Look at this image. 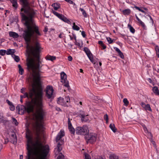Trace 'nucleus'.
<instances>
[{
    "instance_id": "a211bd4d",
    "label": "nucleus",
    "mask_w": 159,
    "mask_h": 159,
    "mask_svg": "<svg viewBox=\"0 0 159 159\" xmlns=\"http://www.w3.org/2000/svg\"><path fill=\"white\" fill-rule=\"evenodd\" d=\"M11 2L12 4V6L15 9H16L18 6L17 0H12Z\"/></svg>"
},
{
    "instance_id": "a18cd8bd",
    "label": "nucleus",
    "mask_w": 159,
    "mask_h": 159,
    "mask_svg": "<svg viewBox=\"0 0 159 159\" xmlns=\"http://www.w3.org/2000/svg\"><path fill=\"white\" fill-rule=\"evenodd\" d=\"M60 38H63L64 37V34L63 32H61L58 36Z\"/></svg>"
},
{
    "instance_id": "2f4dec72",
    "label": "nucleus",
    "mask_w": 159,
    "mask_h": 159,
    "mask_svg": "<svg viewBox=\"0 0 159 159\" xmlns=\"http://www.w3.org/2000/svg\"><path fill=\"white\" fill-rule=\"evenodd\" d=\"M155 49L156 52V54L158 58H159V47L156 46L155 47Z\"/></svg>"
},
{
    "instance_id": "39448f33",
    "label": "nucleus",
    "mask_w": 159,
    "mask_h": 159,
    "mask_svg": "<svg viewBox=\"0 0 159 159\" xmlns=\"http://www.w3.org/2000/svg\"><path fill=\"white\" fill-rule=\"evenodd\" d=\"M87 143H94L97 139V135L96 134L90 133L86 134L84 137Z\"/></svg>"
},
{
    "instance_id": "c756f323",
    "label": "nucleus",
    "mask_w": 159,
    "mask_h": 159,
    "mask_svg": "<svg viewBox=\"0 0 159 159\" xmlns=\"http://www.w3.org/2000/svg\"><path fill=\"white\" fill-rule=\"evenodd\" d=\"M14 58L15 61L16 62H18L20 61V58L19 57L14 54L12 56Z\"/></svg>"
},
{
    "instance_id": "a878e982",
    "label": "nucleus",
    "mask_w": 159,
    "mask_h": 159,
    "mask_svg": "<svg viewBox=\"0 0 159 159\" xmlns=\"http://www.w3.org/2000/svg\"><path fill=\"white\" fill-rule=\"evenodd\" d=\"M109 127L113 131V132L115 133L116 132V129L115 127V125L113 124H111L109 125Z\"/></svg>"
},
{
    "instance_id": "ddd939ff",
    "label": "nucleus",
    "mask_w": 159,
    "mask_h": 159,
    "mask_svg": "<svg viewBox=\"0 0 159 159\" xmlns=\"http://www.w3.org/2000/svg\"><path fill=\"white\" fill-rule=\"evenodd\" d=\"M57 17L65 23L68 24H70L71 23L70 20L68 19L66 16L62 14H59Z\"/></svg>"
},
{
    "instance_id": "f257e3e1",
    "label": "nucleus",
    "mask_w": 159,
    "mask_h": 159,
    "mask_svg": "<svg viewBox=\"0 0 159 159\" xmlns=\"http://www.w3.org/2000/svg\"><path fill=\"white\" fill-rule=\"evenodd\" d=\"M28 70L29 78L33 82L32 88L29 93H25L23 96L24 98L31 99V101L28 102H31V103L36 105V110L34 114L36 121L33 125V132L36 136L35 141L33 143L30 134H26L28 151L26 158H47L49 147L47 145H43L40 135L43 131V124L46 112L43 109V91L40 83L39 70Z\"/></svg>"
},
{
    "instance_id": "dca6fc26",
    "label": "nucleus",
    "mask_w": 159,
    "mask_h": 159,
    "mask_svg": "<svg viewBox=\"0 0 159 159\" xmlns=\"http://www.w3.org/2000/svg\"><path fill=\"white\" fill-rule=\"evenodd\" d=\"M141 105L146 111H152V110L149 104H146L142 102L141 103Z\"/></svg>"
},
{
    "instance_id": "69168bd1",
    "label": "nucleus",
    "mask_w": 159,
    "mask_h": 159,
    "mask_svg": "<svg viewBox=\"0 0 159 159\" xmlns=\"http://www.w3.org/2000/svg\"><path fill=\"white\" fill-rule=\"evenodd\" d=\"M71 40H72L74 39V37H72L71 35H69Z\"/></svg>"
},
{
    "instance_id": "774afa93",
    "label": "nucleus",
    "mask_w": 159,
    "mask_h": 159,
    "mask_svg": "<svg viewBox=\"0 0 159 159\" xmlns=\"http://www.w3.org/2000/svg\"><path fill=\"white\" fill-rule=\"evenodd\" d=\"M20 159H23V156L22 155H20Z\"/></svg>"
},
{
    "instance_id": "72a5a7b5",
    "label": "nucleus",
    "mask_w": 159,
    "mask_h": 159,
    "mask_svg": "<svg viewBox=\"0 0 159 159\" xmlns=\"http://www.w3.org/2000/svg\"><path fill=\"white\" fill-rule=\"evenodd\" d=\"M11 136L13 137V143L15 144V143H16L17 142V139L16 136L14 134H12L11 135Z\"/></svg>"
},
{
    "instance_id": "f704fd0d",
    "label": "nucleus",
    "mask_w": 159,
    "mask_h": 159,
    "mask_svg": "<svg viewBox=\"0 0 159 159\" xmlns=\"http://www.w3.org/2000/svg\"><path fill=\"white\" fill-rule=\"evenodd\" d=\"M6 51L5 50H0V55L2 56H4L6 53Z\"/></svg>"
},
{
    "instance_id": "4468645a",
    "label": "nucleus",
    "mask_w": 159,
    "mask_h": 159,
    "mask_svg": "<svg viewBox=\"0 0 159 159\" xmlns=\"http://www.w3.org/2000/svg\"><path fill=\"white\" fill-rule=\"evenodd\" d=\"M68 129L70 131L72 134H74L75 131V130L74 128L72 127L69 118H68Z\"/></svg>"
},
{
    "instance_id": "79ce46f5",
    "label": "nucleus",
    "mask_w": 159,
    "mask_h": 159,
    "mask_svg": "<svg viewBox=\"0 0 159 159\" xmlns=\"http://www.w3.org/2000/svg\"><path fill=\"white\" fill-rule=\"evenodd\" d=\"M118 54L119 56L121 58H122V59H124V55H123V53L122 52H120Z\"/></svg>"
},
{
    "instance_id": "338daca9",
    "label": "nucleus",
    "mask_w": 159,
    "mask_h": 159,
    "mask_svg": "<svg viewBox=\"0 0 159 159\" xmlns=\"http://www.w3.org/2000/svg\"><path fill=\"white\" fill-rule=\"evenodd\" d=\"M68 45L69 47H70V48H71L73 46V45L71 44H69Z\"/></svg>"
},
{
    "instance_id": "ea45409f",
    "label": "nucleus",
    "mask_w": 159,
    "mask_h": 159,
    "mask_svg": "<svg viewBox=\"0 0 159 159\" xmlns=\"http://www.w3.org/2000/svg\"><path fill=\"white\" fill-rule=\"evenodd\" d=\"M104 119L106 121V122L107 123H108V116L107 114H106L104 116Z\"/></svg>"
},
{
    "instance_id": "49530a36",
    "label": "nucleus",
    "mask_w": 159,
    "mask_h": 159,
    "mask_svg": "<svg viewBox=\"0 0 159 159\" xmlns=\"http://www.w3.org/2000/svg\"><path fill=\"white\" fill-rule=\"evenodd\" d=\"M10 108L11 111H14L15 110V107L13 104L10 106Z\"/></svg>"
},
{
    "instance_id": "f3484780",
    "label": "nucleus",
    "mask_w": 159,
    "mask_h": 159,
    "mask_svg": "<svg viewBox=\"0 0 159 159\" xmlns=\"http://www.w3.org/2000/svg\"><path fill=\"white\" fill-rule=\"evenodd\" d=\"M9 35L10 37L14 39H17L19 37V35L17 33L13 31L9 32Z\"/></svg>"
},
{
    "instance_id": "58836bf2",
    "label": "nucleus",
    "mask_w": 159,
    "mask_h": 159,
    "mask_svg": "<svg viewBox=\"0 0 159 159\" xmlns=\"http://www.w3.org/2000/svg\"><path fill=\"white\" fill-rule=\"evenodd\" d=\"M123 102L125 105L127 106L128 105L129 102L127 98H124L123 100Z\"/></svg>"
},
{
    "instance_id": "5fc2aeb1",
    "label": "nucleus",
    "mask_w": 159,
    "mask_h": 159,
    "mask_svg": "<svg viewBox=\"0 0 159 159\" xmlns=\"http://www.w3.org/2000/svg\"><path fill=\"white\" fill-rule=\"evenodd\" d=\"M68 59L69 61H71L72 60V58L71 56H70L68 57Z\"/></svg>"
},
{
    "instance_id": "0e129e2a",
    "label": "nucleus",
    "mask_w": 159,
    "mask_h": 159,
    "mask_svg": "<svg viewBox=\"0 0 159 159\" xmlns=\"http://www.w3.org/2000/svg\"><path fill=\"white\" fill-rule=\"evenodd\" d=\"M119 95H120V97L122 98H123V95H122V94H121L120 93H119Z\"/></svg>"
},
{
    "instance_id": "37998d69",
    "label": "nucleus",
    "mask_w": 159,
    "mask_h": 159,
    "mask_svg": "<svg viewBox=\"0 0 159 159\" xmlns=\"http://www.w3.org/2000/svg\"><path fill=\"white\" fill-rule=\"evenodd\" d=\"M152 137H151V138L150 139V141H151V142L152 143V144L153 145L154 147L155 148H156L157 147V146H156V144L155 142L152 140Z\"/></svg>"
},
{
    "instance_id": "412c9836",
    "label": "nucleus",
    "mask_w": 159,
    "mask_h": 159,
    "mask_svg": "<svg viewBox=\"0 0 159 159\" xmlns=\"http://www.w3.org/2000/svg\"><path fill=\"white\" fill-rule=\"evenodd\" d=\"M15 52V50L11 49H7L6 51V54L7 55H11L12 56L14 54H13Z\"/></svg>"
},
{
    "instance_id": "4d7b16f0",
    "label": "nucleus",
    "mask_w": 159,
    "mask_h": 159,
    "mask_svg": "<svg viewBox=\"0 0 159 159\" xmlns=\"http://www.w3.org/2000/svg\"><path fill=\"white\" fill-rule=\"evenodd\" d=\"M135 8L137 10H139V11H141V9H140L139 7H137V6H135Z\"/></svg>"
},
{
    "instance_id": "052dcab7",
    "label": "nucleus",
    "mask_w": 159,
    "mask_h": 159,
    "mask_svg": "<svg viewBox=\"0 0 159 159\" xmlns=\"http://www.w3.org/2000/svg\"><path fill=\"white\" fill-rule=\"evenodd\" d=\"M18 67L19 68V70H23L21 67V66L20 65H18Z\"/></svg>"
},
{
    "instance_id": "1a4fd4ad",
    "label": "nucleus",
    "mask_w": 159,
    "mask_h": 159,
    "mask_svg": "<svg viewBox=\"0 0 159 159\" xmlns=\"http://www.w3.org/2000/svg\"><path fill=\"white\" fill-rule=\"evenodd\" d=\"M84 51L85 52L90 61L93 62V55L89 49L87 47H84Z\"/></svg>"
},
{
    "instance_id": "864d4df0",
    "label": "nucleus",
    "mask_w": 159,
    "mask_h": 159,
    "mask_svg": "<svg viewBox=\"0 0 159 159\" xmlns=\"http://www.w3.org/2000/svg\"><path fill=\"white\" fill-rule=\"evenodd\" d=\"M98 43L100 44L101 46L102 45H103V44H104L103 43V42L102 41H98Z\"/></svg>"
},
{
    "instance_id": "aec40b11",
    "label": "nucleus",
    "mask_w": 159,
    "mask_h": 159,
    "mask_svg": "<svg viewBox=\"0 0 159 159\" xmlns=\"http://www.w3.org/2000/svg\"><path fill=\"white\" fill-rule=\"evenodd\" d=\"M52 6L54 10L56 11L60 7V4L59 3H55L52 4Z\"/></svg>"
},
{
    "instance_id": "7c9ffc66",
    "label": "nucleus",
    "mask_w": 159,
    "mask_h": 159,
    "mask_svg": "<svg viewBox=\"0 0 159 159\" xmlns=\"http://www.w3.org/2000/svg\"><path fill=\"white\" fill-rule=\"evenodd\" d=\"M110 159H119L118 156L114 154H111L109 157Z\"/></svg>"
},
{
    "instance_id": "680f3d73",
    "label": "nucleus",
    "mask_w": 159,
    "mask_h": 159,
    "mask_svg": "<svg viewBox=\"0 0 159 159\" xmlns=\"http://www.w3.org/2000/svg\"><path fill=\"white\" fill-rule=\"evenodd\" d=\"M135 17L136 19L138 21L140 20V19L139 18V17H138V16L136 15V14L135 15Z\"/></svg>"
},
{
    "instance_id": "393cba45",
    "label": "nucleus",
    "mask_w": 159,
    "mask_h": 159,
    "mask_svg": "<svg viewBox=\"0 0 159 159\" xmlns=\"http://www.w3.org/2000/svg\"><path fill=\"white\" fill-rule=\"evenodd\" d=\"M143 127V129L144 131H145V132L146 133H148L150 136H151V137H152V135L151 134V133L150 132H149L148 130L147 129V128L145 126V125L144 124H142L141 125Z\"/></svg>"
},
{
    "instance_id": "423d86ee",
    "label": "nucleus",
    "mask_w": 159,
    "mask_h": 159,
    "mask_svg": "<svg viewBox=\"0 0 159 159\" xmlns=\"http://www.w3.org/2000/svg\"><path fill=\"white\" fill-rule=\"evenodd\" d=\"M57 103L62 106L68 107L70 105V98L68 96L60 97L58 99Z\"/></svg>"
},
{
    "instance_id": "cd10ccee",
    "label": "nucleus",
    "mask_w": 159,
    "mask_h": 159,
    "mask_svg": "<svg viewBox=\"0 0 159 159\" xmlns=\"http://www.w3.org/2000/svg\"><path fill=\"white\" fill-rule=\"evenodd\" d=\"M128 26L130 30V32L133 34L135 32V30L133 27L129 24L128 25Z\"/></svg>"
},
{
    "instance_id": "0eeeda50",
    "label": "nucleus",
    "mask_w": 159,
    "mask_h": 159,
    "mask_svg": "<svg viewBox=\"0 0 159 159\" xmlns=\"http://www.w3.org/2000/svg\"><path fill=\"white\" fill-rule=\"evenodd\" d=\"M61 82L63 83L64 86L66 87L67 89L69 90L70 89V86L69 82L67 80V75L64 72H62L61 73Z\"/></svg>"
},
{
    "instance_id": "9b49d317",
    "label": "nucleus",
    "mask_w": 159,
    "mask_h": 159,
    "mask_svg": "<svg viewBox=\"0 0 159 159\" xmlns=\"http://www.w3.org/2000/svg\"><path fill=\"white\" fill-rule=\"evenodd\" d=\"M88 115H85L84 112L81 111L80 112V116L81 117V120L82 122H86L89 120V119L88 116Z\"/></svg>"
},
{
    "instance_id": "9d476101",
    "label": "nucleus",
    "mask_w": 159,
    "mask_h": 159,
    "mask_svg": "<svg viewBox=\"0 0 159 159\" xmlns=\"http://www.w3.org/2000/svg\"><path fill=\"white\" fill-rule=\"evenodd\" d=\"M64 141L62 140H60V142L57 143V148L55 149V152L56 155L58 154V153L61 151L62 148L61 147V145L63 144Z\"/></svg>"
},
{
    "instance_id": "c9c22d12",
    "label": "nucleus",
    "mask_w": 159,
    "mask_h": 159,
    "mask_svg": "<svg viewBox=\"0 0 159 159\" xmlns=\"http://www.w3.org/2000/svg\"><path fill=\"white\" fill-rule=\"evenodd\" d=\"M12 120L13 123H14L15 125H18V123L17 122L15 118L12 117Z\"/></svg>"
},
{
    "instance_id": "6ab92c4d",
    "label": "nucleus",
    "mask_w": 159,
    "mask_h": 159,
    "mask_svg": "<svg viewBox=\"0 0 159 159\" xmlns=\"http://www.w3.org/2000/svg\"><path fill=\"white\" fill-rule=\"evenodd\" d=\"M73 36H74V39L75 41L74 42L75 44L80 49L82 47L83 44H82V45H80V44L79 42H78L77 41L76 37L75 34H73Z\"/></svg>"
},
{
    "instance_id": "6e6d98bb",
    "label": "nucleus",
    "mask_w": 159,
    "mask_h": 159,
    "mask_svg": "<svg viewBox=\"0 0 159 159\" xmlns=\"http://www.w3.org/2000/svg\"><path fill=\"white\" fill-rule=\"evenodd\" d=\"M24 72V70H19V72L20 75H22Z\"/></svg>"
},
{
    "instance_id": "5701e85b",
    "label": "nucleus",
    "mask_w": 159,
    "mask_h": 159,
    "mask_svg": "<svg viewBox=\"0 0 159 159\" xmlns=\"http://www.w3.org/2000/svg\"><path fill=\"white\" fill-rule=\"evenodd\" d=\"M152 91L156 95H159V90L157 87L154 86L152 88Z\"/></svg>"
},
{
    "instance_id": "c85d7f7f",
    "label": "nucleus",
    "mask_w": 159,
    "mask_h": 159,
    "mask_svg": "<svg viewBox=\"0 0 159 159\" xmlns=\"http://www.w3.org/2000/svg\"><path fill=\"white\" fill-rule=\"evenodd\" d=\"M72 29L78 31L80 30V28L77 25H76L75 22L73 23L72 26Z\"/></svg>"
},
{
    "instance_id": "b1692460",
    "label": "nucleus",
    "mask_w": 159,
    "mask_h": 159,
    "mask_svg": "<svg viewBox=\"0 0 159 159\" xmlns=\"http://www.w3.org/2000/svg\"><path fill=\"white\" fill-rule=\"evenodd\" d=\"M79 10L82 12V15L84 17L87 18L88 17V14L84 10V9L80 8Z\"/></svg>"
},
{
    "instance_id": "13d9d810",
    "label": "nucleus",
    "mask_w": 159,
    "mask_h": 159,
    "mask_svg": "<svg viewBox=\"0 0 159 159\" xmlns=\"http://www.w3.org/2000/svg\"><path fill=\"white\" fill-rule=\"evenodd\" d=\"M116 43L120 46H121L122 45V44L121 42L119 41L117 42H116Z\"/></svg>"
},
{
    "instance_id": "de8ad7c7",
    "label": "nucleus",
    "mask_w": 159,
    "mask_h": 159,
    "mask_svg": "<svg viewBox=\"0 0 159 159\" xmlns=\"http://www.w3.org/2000/svg\"><path fill=\"white\" fill-rule=\"evenodd\" d=\"M120 35V36L122 38H123L125 40H126L127 39V38L126 37L125 34H121Z\"/></svg>"
},
{
    "instance_id": "a19ab883",
    "label": "nucleus",
    "mask_w": 159,
    "mask_h": 159,
    "mask_svg": "<svg viewBox=\"0 0 159 159\" xmlns=\"http://www.w3.org/2000/svg\"><path fill=\"white\" fill-rule=\"evenodd\" d=\"M66 2L69 3L70 4H72L74 5H75V3L73 2V1L71 0H64Z\"/></svg>"
},
{
    "instance_id": "bf43d9fd",
    "label": "nucleus",
    "mask_w": 159,
    "mask_h": 159,
    "mask_svg": "<svg viewBox=\"0 0 159 159\" xmlns=\"http://www.w3.org/2000/svg\"><path fill=\"white\" fill-rule=\"evenodd\" d=\"M101 46L102 47L103 49H104L106 48V46L104 44H103V45H102Z\"/></svg>"
},
{
    "instance_id": "473e14b6",
    "label": "nucleus",
    "mask_w": 159,
    "mask_h": 159,
    "mask_svg": "<svg viewBox=\"0 0 159 159\" xmlns=\"http://www.w3.org/2000/svg\"><path fill=\"white\" fill-rule=\"evenodd\" d=\"M138 24H139V25H141L143 28H145L146 27L145 24L140 20L138 21Z\"/></svg>"
},
{
    "instance_id": "603ef678",
    "label": "nucleus",
    "mask_w": 159,
    "mask_h": 159,
    "mask_svg": "<svg viewBox=\"0 0 159 159\" xmlns=\"http://www.w3.org/2000/svg\"><path fill=\"white\" fill-rule=\"evenodd\" d=\"M6 102L10 106L13 104L8 99L6 100Z\"/></svg>"
},
{
    "instance_id": "c03bdc74",
    "label": "nucleus",
    "mask_w": 159,
    "mask_h": 159,
    "mask_svg": "<svg viewBox=\"0 0 159 159\" xmlns=\"http://www.w3.org/2000/svg\"><path fill=\"white\" fill-rule=\"evenodd\" d=\"M85 159H91L90 156L88 154H85Z\"/></svg>"
},
{
    "instance_id": "2eb2a0df",
    "label": "nucleus",
    "mask_w": 159,
    "mask_h": 159,
    "mask_svg": "<svg viewBox=\"0 0 159 159\" xmlns=\"http://www.w3.org/2000/svg\"><path fill=\"white\" fill-rule=\"evenodd\" d=\"M65 135V132L64 131L61 130L58 134L56 139V141L57 142L60 139Z\"/></svg>"
},
{
    "instance_id": "3c124183",
    "label": "nucleus",
    "mask_w": 159,
    "mask_h": 159,
    "mask_svg": "<svg viewBox=\"0 0 159 159\" xmlns=\"http://www.w3.org/2000/svg\"><path fill=\"white\" fill-rule=\"evenodd\" d=\"M52 12L55 15L57 16L59 14L57 12H56V11H52Z\"/></svg>"
},
{
    "instance_id": "20e7f679",
    "label": "nucleus",
    "mask_w": 159,
    "mask_h": 159,
    "mask_svg": "<svg viewBox=\"0 0 159 159\" xmlns=\"http://www.w3.org/2000/svg\"><path fill=\"white\" fill-rule=\"evenodd\" d=\"M89 130L87 125H84L83 127H78L75 129L76 133L78 135H86L89 133Z\"/></svg>"
},
{
    "instance_id": "f8f14e48",
    "label": "nucleus",
    "mask_w": 159,
    "mask_h": 159,
    "mask_svg": "<svg viewBox=\"0 0 159 159\" xmlns=\"http://www.w3.org/2000/svg\"><path fill=\"white\" fill-rule=\"evenodd\" d=\"M57 17L65 23L68 24H70L71 23L70 20L68 19L66 16L62 14H59Z\"/></svg>"
},
{
    "instance_id": "4be33fe9",
    "label": "nucleus",
    "mask_w": 159,
    "mask_h": 159,
    "mask_svg": "<svg viewBox=\"0 0 159 159\" xmlns=\"http://www.w3.org/2000/svg\"><path fill=\"white\" fill-rule=\"evenodd\" d=\"M122 12L124 15H128L130 13L131 11L129 9H125L123 10Z\"/></svg>"
},
{
    "instance_id": "09e8293b",
    "label": "nucleus",
    "mask_w": 159,
    "mask_h": 159,
    "mask_svg": "<svg viewBox=\"0 0 159 159\" xmlns=\"http://www.w3.org/2000/svg\"><path fill=\"white\" fill-rule=\"evenodd\" d=\"M114 48L118 53L121 52L120 50L117 47H114Z\"/></svg>"
},
{
    "instance_id": "6e6552de",
    "label": "nucleus",
    "mask_w": 159,
    "mask_h": 159,
    "mask_svg": "<svg viewBox=\"0 0 159 159\" xmlns=\"http://www.w3.org/2000/svg\"><path fill=\"white\" fill-rule=\"evenodd\" d=\"M53 91L52 86L49 85L47 86L46 90V96L48 99H51V101L54 98L53 96Z\"/></svg>"
},
{
    "instance_id": "e433bc0d",
    "label": "nucleus",
    "mask_w": 159,
    "mask_h": 159,
    "mask_svg": "<svg viewBox=\"0 0 159 159\" xmlns=\"http://www.w3.org/2000/svg\"><path fill=\"white\" fill-rule=\"evenodd\" d=\"M57 159H64V156L61 153H60L59 155L57 157Z\"/></svg>"
},
{
    "instance_id": "f03ea898",
    "label": "nucleus",
    "mask_w": 159,
    "mask_h": 159,
    "mask_svg": "<svg viewBox=\"0 0 159 159\" xmlns=\"http://www.w3.org/2000/svg\"><path fill=\"white\" fill-rule=\"evenodd\" d=\"M29 0H19L22 6L20 14L24 21L25 26L23 37L26 43V48L29 53H40L41 47L38 39L41 34L38 26L34 22L33 18L37 14V11L34 10Z\"/></svg>"
},
{
    "instance_id": "bb28decb",
    "label": "nucleus",
    "mask_w": 159,
    "mask_h": 159,
    "mask_svg": "<svg viewBox=\"0 0 159 159\" xmlns=\"http://www.w3.org/2000/svg\"><path fill=\"white\" fill-rule=\"evenodd\" d=\"M45 58L47 60H50L52 61L56 59L55 57L52 56L50 55L47 56Z\"/></svg>"
},
{
    "instance_id": "7ed1b4c3",
    "label": "nucleus",
    "mask_w": 159,
    "mask_h": 159,
    "mask_svg": "<svg viewBox=\"0 0 159 159\" xmlns=\"http://www.w3.org/2000/svg\"><path fill=\"white\" fill-rule=\"evenodd\" d=\"M36 108V105H34L31 103V102H26V106L18 105L16 107V108L20 111V110H22L24 112L25 111L28 113L33 112L34 107Z\"/></svg>"
},
{
    "instance_id": "4c0bfd02",
    "label": "nucleus",
    "mask_w": 159,
    "mask_h": 159,
    "mask_svg": "<svg viewBox=\"0 0 159 159\" xmlns=\"http://www.w3.org/2000/svg\"><path fill=\"white\" fill-rule=\"evenodd\" d=\"M107 41L110 44L112 43L113 42V40L111 39V38H110V37H107Z\"/></svg>"
},
{
    "instance_id": "8fccbe9b",
    "label": "nucleus",
    "mask_w": 159,
    "mask_h": 159,
    "mask_svg": "<svg viewBox=\"0 0 159 159\" xmlns=\"http://www.w3.org/2000/svg\"><path fill=\"white\" fill-rule=\"evenodd\" d=\"M81 35L84 38H85L86 36V35L85 32L84 31H82L81 32Z\"/></svg>"
},
{
    "instance_id": "e2e57ef3",
    "label": "nucleus",
    "mask_w": 159,
    "mask_h": 159,
    "mask_svg": "<svg viewBox=\"0 0 159 159\" xmlns=\"http://www.w3.org/2000/svg\"><path fill=\"white\" fill-rule=\"evenodd\" d=\"M148 80L150 83H152V80L151 78H148Z\"/></svg>"
}]
</instances>
